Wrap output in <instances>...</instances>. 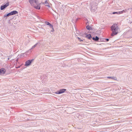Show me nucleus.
Segmentation results:
<instances>
[{"label":"nucleus","mask_w":132,"mask_h":132,"mask_svg":"<svg viewBox=\"0 0 132 132\" xmlns=\"http://www.w3.org/2000/svg\"><path fill=\"white\" fill-rule=\"evenodd\" d=\"M111 29L112 31V33L111 34V36L112 37L116 35L118 33V30H119V28L116 24H114L111 27Z\"/></svg>","instance_id":"obj_1"},{"label":"nucleus","mask_w":132,"mask_h":132,"mask_svg":"<svg viewBox=\"0 0 132 132\" xmlns=\"http://www.w3.org/2000/svg\"><path fill=\"white\" fill-rule=\"evenodd\" d=\"M31 5L36 9L39 10L40 8V4L38 3V0H28Z\"/></svg>","instance_id":"obj_2"},{"label":"nucleus","mask_w":132,"mask_h":132,"mask_svg":"<svg viewBox=\"0 0 132 132\" xmlns=\"http://www.w3.org/2000/svg\"><path fill=\"white\" fill-rule=\"evenodd\" d=\"M33 59H32L31 60H29L27 61L26 62L24 66H29L31 64V63L33 61Z\"/></svg>","instance_id":"obj_3"},{"label":"nucleus","mask_w":132,"mask_h":132,"mask_svg":"<svg viewBox=\"0 0 132 132\" xmlns=\"http://www.w3.org/2000/svg\"><path fill=\"white\" fill-rule=\"evenodd\" d=\"M66 90V89H60L59 91L55 92V93L56 94H60L61 93H62L64 92Z\"/></svg>","instance_id":"obj_4"},{"label":"nucleus","mask_w":132,"mask_h":132,"mask_svg":"<svg viewBox=\"0 0 132 132\" xmlns=\"http://www.w3.org/2000/svg\"><path fill=\"white\" fill-rule=\"evenodd\" d=\"M6 70L4 68H1L0 70V75H3L6 72Z\"/></svg>","instance_id":"obj_5"},{"label":"nucleus","mask_w":132,"mask_h":132,"mask_svg":"<svg viewBox=\"0 0 132 132\" xmlns=\"http://www.w3.org/2000/svg\"><path fill=\"white\" fill-rule=\"evenodd\" d=\"M125 11L124 10H123L122 11H119V12H113L112 13L113 14H119L123 13V12H125Z\"/></svg>","instance_id":"obj_6"},{"label":"nucleus","mask_w":132,"mask_h":132,"mask_svg":"<svg viewBox=\"0 0 132 132\" xmlns=\"http://www.w3.org/2000/svg\"><path fill=\"white\" fill-rule=\"evenodd\" d=\"M9 3H6V4H5L3 6H1V10H3L4 8L7 7L9 5Z\"/></svg>","instance_id":"obj_7"},{"label":"nucleus","mask_w":132,"mask_h":132,"mask_svg":"<svg viewBox=\"0 0 132 132\" xmlns=\"http://www.w3.org/2000/svg\"><path fill=\"white\" fill-rule=\"evenodd\" d=\"M43 3L45 4V5L47 6L48 7H50L49 4L47 1H45L44 3Z\"/></svg>","instance_id":"obj_8"},{"label":"nucleus","mask_w":132,"mask_h":132,"mask_svg":"<svg viewBox=\"0 0 132 132\" xmlns=\"http://www.w3.org/2000/svg\"><path fill=\"white\" fill-rule=\"evenodd\" d=\"M12 15L18 13V12L16 11H13L11 12Z\"/></svg>","instance_id":"obj_9"},{"label":"nucleus","mask_w":132,"mask_h":132,"mask_svg":"<svg viewBox=\"0 0 132 132\" xmlns=\"http://www.w3.org/2000/svg\"><path fill=\"white\" fill-rule=\"evenodd\" d=\"M86 37L87 38L89 39L91 38H92L91 35L90 34L87 35Z\"/></svg>","instance_id":"obj_10"},{"label":"nucleus","mask_w":132,"mask_h":132,"mask_svg":"<svg viewBox=\"0 0 132 132\" xmlns=\"http://www.w3.org/2000/svg\"><path fill=\"white\" fill-rule=\"evenodd\" d=\"M107 78H109V79L111 78L112 79H114V80H117V78L115 77H107Z\"/></svg>","instance_id":"obj_11"},{"label":"nucleus","mask_w":132,"mask_h":132,"mask_svg":"<svg viewBox=\"0 0 132 132\" xmlns=\"http://www.w3.org/2000/svg\"><path fill=\"white\" fill-rule=\"evenodd\" d=\"M93 39L95 41H98L99 39V38L97 37L96 36L95 38L93 37Z\"/></svg>","instance_id":"obj_12"},{"label":"nucleus","mask_w":132,"mask_h":132,"mask_svg":"<svg viewBox=\"0 0 132 132\" xmlns=\"http://www.w3.org/2000/svg\"><path fill=\"white\" fill-rule=\"evenodd\" d=\"M46 23L47 25L51 26V27L53 29V26L51 25V24L49 22H46Z\"/></svg>","instance_id":"obj_13"},{"label":"nucleus","mask_w":132,"mask_h":132,"mask_svg":"<svg viewBox=\"0 0 132 132\" xmlns=\"http://www.w3.org/2000/svg\"><path fill=\"white\" fill-rule=\"evenodd\" d=\"M86 28L87 29L89 30L90 29V27L89 26H87L86 27Z\"/></svg>","instance_id":"obj_14"},{"label":"nucleus","mask_w":132,"mask_h":132,"mask_svg":"<svg viewBox=\"0 0 132 132\" xmlns=\"http://www.w3.org/2000/svg\"><path fill=\"white\" fill-rule=\"evenodd\" d=\"M78 40H79L80 42H81V41H83V40H82L79 37H78Z\"/></svg>","instance_id":"obj_15"},{"label":"nucleus","mask_w":132,"mask_h":132,"mask_svg":"<svg viewBox=\"0 0 132 132\" xmlns=\"http://www.w3.org/2000/svg\"><path fill=\"white\" fill-rule=\"evenodd\" d=\"M9 16L11 15H12V13H11V12L9 13Z\"/></svg>","instance_id":"obj_16"},{"label":"nucleus","mask_w":132,"mask_h":132,"mask_svg":"<svg viewBox=\"0 0 132 132\" xmlns=\"http://www.w3.org/2000/svg\"><path fill=\"white\" fill-rule=\"evenodd\" d=\"M6 16H9V13H8L7 14H6Z\"/></svg>","instance_id":"obj_17"},{"label":"nucleus","mask_w":132,"mask_h":132,"mask_svg":"<svg viewBox=\"0 0 132 132\" xmlns=\"http://www.w3.org/2000/svg\"><path fill=\"white\" fill-rule=\"evenodd\" d=\"M6 14H5V15H4V17H5L7 16H6Z\"/></svg>","instance_id":"obj_18"},{"label":"nucleus","mask_w":132,"mask_h":132,"mask_svg":"<svg viewBox=\"0 0 132 132\" xmlns=\"http://www.w3.org/2000/svg\"><path fill=\"white\" fill-rule=\"evenodd\" d=\"M20 68V67H16V68Z\"/></svg>","instance_id":"obj_19"},{"label":"nucleus","mask_w":132,"mask_h":132,"mask_svg":"<svg viewBox=\"0 0 132 132\" xmlns=\"http://www.w3.org/2000/svg\"><path fill=\"white\" fill-rule=\"evenodd\" d=\"M35 45H34V46H33V47H35Z\"/></svg>","instance_id":"obj_20"},{"label":"nucleus","mask_w":132,"mask_h":132,"mask_svg":"<svg viewBox=\"0 0 132 132\" xmlns=\"http://www.w3.org/2000/svg\"><path fill=\"white\" fill-rule=\"evenodd\" d=\"M9 59H10L9 58H8L7 59L8 60H9Z\"/></svg>","instance_id":"obj_21"},{"label":"nucleus","mask_w":132,"mask_h":132,"mask_svg":"<svg viewBox=\"0 0 132 132\" xmlns=\"http://www.w3.org/2000/svg\"><path fill=\"white\" fill-rule=\"evenodd\" d=\"M107 40H108L109 39H107Z\"/></svg>","instance_id":"obj_22"}]
</instances>
